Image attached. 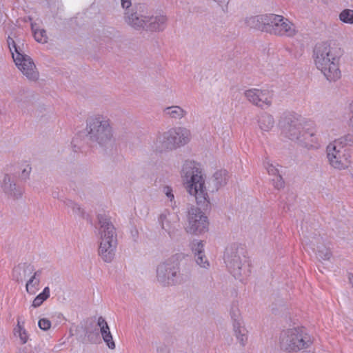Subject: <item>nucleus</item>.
<instances>
[{"label":"nucleus","instance_id":"37","mask_svg":"<svg viewBox=\"0 0 353 353\" xmlns=\"http://www.w3.org/2000/svg\"><path fill=\"white\" fill-rule=\"evenodd\" d=\"M334 142H339L340 145H344L346 148H347V146L353 145V135H345L337 140H335Z\"/></svg>","mask_w":353,"mask_h":353},{"label":"nucleus","instance_id":"7","mask_svg":"<svg viewBox=\"0 0 353 353\" xmlns=\"http://www.w3.org/2000/svg\"><path fill=\"white\" fill-rule=\"evenodd\" d=\"M223 259L227 268L236 279L242 281L250 274V265L245 255L244 247L239 243L229 245Z\"/></svg>","mask_w":353,"mask_h":353},{"label":"nucleus","instance_id":"38","mask_svg":"<svg viewBox=\"0 0 353 353\" xmlns=\"http://www.w3.org/2000/svg\"><path fill=\"white\" fill-rule=\"evenodd\" d=\"M51 325V321L47 318H41L38 321L39 327L43 331L49 330Z\"/></svg>","mask_w":353,"mask_h":353},{"label":"nucleus","instance_id":"15","mask_svg":"<svg viewBox=\"0 0 353 353\" xmlns=\"http://www.w3.org/2000/svg\"><path fill=\"white\" fill-rule=\"evenodd\" d=\"M244 96L252 104L264 109L272 105L274 94L267 88H252L245 90Z\"/></svg>","mask_w":353,"mask_h":353},{"label":"nucleus","instance_id":"46","mask_svg":"<svg viewBox=\"0 0 353 353\" xmlns=\"http://www.w3.org/2000/svg\"><path fill=\"white\" fill-rule=\"evenodd\" d=\"M43 353H46L45 352H43Z\"/></svg>","mask_w":353,"mask_h":353},{"label":"nucleus","instance_id":"3","mask_svg":"<svg viewBox=\"0 0 353 353\" xmlns=\"http://www.w3.org/2000/svg\"><path fill=\"white\" fill-rule=\"evenodd\" d=\"M181 177L187 192L195 198L196 203L208 206L210 201L205 178L194 162H185L181 170Z\"/></svg>","mask_w":353,"mask_h":353},{"label":"nucleus","instance_id":"14","mask_svg":"<svg viewBox=\"0 0 353 353\" xmlns=\"http://www.w3.org/2000/svg\"><path fill=\"white\" fill-rule=\"evenodd\" d=\"M208 226V218L200 208L192 205L188 209L187 223L185 226L187 233L199 235L205 232Z\"/></svg>","mask_w":353,"mask_h":353},{"label":"nucleus","instance_id":"13","mask_svg":"<svg viewBox=\"0 0 353 353\" xmlns=\"http://www.w3.org/2000/svg\"><path fill=\"white\" fill-rule=\"evenodd\" d=\"M281 134L286 138L299 143L305 128L301 119L291 114H284L279 119Z\"/></svg>","mask_w":353,"mask_h":353},{"label":"nucleus","instance_id":"2","mask_svg":"<svg viewBox=\"0 0 353 353\" xmlns=\"http://www.w3.org/2000/svg\"><path fill=\"white\" fill-rule=\"evenodd\" d=\"M95 232L99 240V254L106 263H110L114 258L117 247L116 228L105 214L97 215Z\"/></svg>","mask_w":353,"mask_h":353},{"label":"nucleus","instance_id":"18","mask_svg":"<svg viewBox=\"0 0 353 353\" xmlns=\"http://www.w3.org/2000/svg\"><path fill=\"white\" fill-rule=\"evenodd\" d=\"M298 143L309 149H318L321 147L319 136L312 129H305Z\"/></svg>","mask_w":353,"mask_h":353},{"label":"nucleus","instance_id":"19","mask_svg":"<svg viewBox=\"0 0 353 353\" xmlns=\"http://www.w3.org/2000/svg\"><path fill=\"white\" fill-rule=\"evenodd\" d=\"M97 325L99 327L100 334L106 345L111 350H114L116 347L113 340L110 327L104 318L100 316L97 320Z\"/></svg>","mask_w":353,"mask_h":353},{"label":"nucleus","instance_id":"6","mask_svg":"<svg viewBox=\"0 0 353 353\" xmlns=\"http://www.w3.org/2000/svg\"><path fill=\"white\" fill-rule=\"evenodd\" d=\"M85 132L88 139L100 147L110 145L114 141L110 119L102 114H96L87 119Z\"/></svg>","mask_w":353,"mask_h":353},{"label":"nucleus","instance_id":"27","mask_svg":"<svg viewBox=\"0 0 353 353\" xmlns=\"http://www.w3.org/2000/svg\"><path fill=\"white\" fill-rule=\"evenodd\" d=\"M210 180L214 185L212 191L217 190L220 187L226 184L228 181V173L226 170L217 171L214 174Z\"/></svg>","mask_w":353,"mask_h":353},{"label":"nucleus","instance_id":"29","mask_svg":"<svg viewBox=\"0 0 353 353\" xmlns=\"http://www.w3.org/2000/svg\"><path fill=\"white\" fill-rule=\"evenodd\" d=\"M50 288L49 287H46L42 292L39 294L33 300L32 303V307L36 308L42 305V303L47 300L50 296Z\"/></svg>","mask_w":353,"mask_h":353},{"label":"nucleus","instance_id":"16","mask_svg":"<svg viewBox=\"0 0 353 353\" xmlns=\"http://www.w3.org/2000/svg\"><path fill=\"white\" fill-rule=\"evenodd\" d=\"M159 223L162 230L170 236L174 234L180 227V218L176 212H172L168 210H163L159 216Z\"/></svg>","mask_w":353,"mask_h":353},{"label":"nucleus","instance_id":"12","mask_svg":"<svg viewBox=\"0 0 353 353\" xmlns=\"http://www.w3.org/2000/svg\"><path fill=\"white\" fill-rule=\"evenodd\" d=\"M329 164L334 169L343 170L351 165V155L349 150L339 142L330 143L326 148Z\"/></svg>","mask_w":353,"mask_h":353},{"label":"nucleus","instance_id":"26","mask_svg":"<svg viewBox=\"0 0 353 353\" xmlns=\"http://www.w3.org/2000/svg\"><path fill=\"white\" fill-rule=\"evenodd\" d=\"M41 271L34 272L28 280L26 285V292L30 294H34L38 290L40 283Z\"/></svg>","mask_w":353,"mask_h":353},{"label":"nucleus","instance_id":"45","mask_svg":"<svg viewBox=\"0 0 353 353\" xmlns=\"http://www.w3.org/2000/svg\"><path fill=\"white\" fill-rule=\"evenodd\" d=\"M304 353H314V352H310V351H307V352H305Z\"/></svg>","mask_w":353,"mask_h":353},{"label":"nucleus","instance_id":"34","mask_svg":"<svg viewBox=\"0 0 353 353\" xmlns=\"http://www.w3.org/2000/svg\"><path fill=\"white\" fill-rule=\"evenodd\" d=\"M263 166L270 175L275 176L279 174L277 168L270 161V159H265L263 162Z\"/></svg>","mask_w":353,"mask_h":353},{"label":"nucleus","instance_id":"11","mask_svg":"<svg viewBox=\"0 0 353 353\" xmlns=\"http://www.w3.org/2000/svg\"><path fill=\"white\" fill-rule=\"evenodd\" d=\"M280 343L283 350L296 352L307 347L312 343V340L304 328H293L282 333Z\"/></svg>","mask_w":353,"mask_h":353},{"label":"nucleus","instance_id":"10","mask_svg":"<svg viewBox=\"0 0 353 353\" xmlns=\"http://www.w3.org/2000/svg\"><path fill=\"white\" fill-rule=\"evenodd\" d=\"M157 279L163 285H174L185 282L188 276L179 271L177 258L173 256L157 266Z\"/></svg>","mask_w":353,"mask_h":353},{"label":"nucleus","instance_id":"23","mask_svg":"<svg viewBox=\"0 0 353 353\" xmlns=\"http://www.w3.org/2000/svg\"><path fill=\"white\" fill-rule=\"evenodd\" d=\"M257 123L259 128L263 132H268L274 128L275 121L272 114L263 112L258 117Z\"/></svg>","mask_w":353,"mask_h":353},{"label":"nucleus","instance_id":"40","mask_svg":"<svg viewBox=\"0 0 353 353\" xmlns=\"http://www.w3.org/2000/svg\"><path fill=\"white\" fill-rule=\"evenodd\" d=\"M32 171V168L29 164L25 165L21 172V177L22 179H27Z\"/></svg>","mask_w":353,"mask_h":353},{"label":"nucleus","instance_id":"17","mask_svg":"<svg viewBox=\"0 0 353 353\" xmlns=\"http://www.w3.org/2000/svg\"><path fill=\"white\" fill-rule=\"evenodd\" d=\"M0 188L8 196L14 199H20L23 193V188L16 183L15 177L8 174H5L0 181Z\"/></svg>","mask_w":353,"mask_h":353},{"label":"nucleus","instance_id":"31","mask_svg":"<svg viewBox=\"0 0 353 353\" xmlns=\"http://www.w3.org/2000/svg\"><path fill=\"white\" fill-rule=\"evenodd\" d=\"M339 18L344 23L353 24V10L344 9L340 12Z\"/></svg>","mask_w":353,"mask_h":353},{"label":"nucleus","instance_id":"43","mask_svg":"<svg viewBox=\"0 0 353 353\" xmlns=\"http://www.w3.org/2000/svg\"><path fill=\"white\" fill-rule=\"evenodd\" d=\"M61 344H58V345H56L53 349H52V352H54V353H57L59 352L60 350H61Z\"/></svg>","mask_w":353,"mask_h":353},{"label":"nucleus","instance_id":"28","mask_svg":"<svg viewBox=\"0 0 353 353\" xmlns=\"http://www.w3.org/2000/svg\"><path fill=\"white\" fill-rule=\"evenodd\" d=\"M32 30L35 40L41 43H45L48 41L47 34L45 30L39 28L36 24L32 23Z\"/></svg>","mask_w":353,"mask_h":353},{"label":"nucleus","instance_id":"9","mask_svg":"<svg viewBox=\"0 0 353 353\" xmlns=\"http://www.w3.org/2000/svg\"><path fill=\"white\" fill-rule=\"evenodd\" d=\"M190 131L182 127L171 128L158 134L153 141L152 148L157 152L173 150L188 143L190 141Z\"/></svg>","mask_w":353,"mask_h":353},{"label":"nucleus","instance_id":"22","mask_svg":"<svg viewBox=\"0 0 353 353\" xmlns=\"http://www.w3.org/2000/svg\"><path fill=\"white\" fill-rule=\"evenodd\" d=\"M13 334L21 345L27 343L30 340V334L25 327V321L20 318L17 319V324L13 329Z\"/></svg>","mask_w":353,"mask_h":353},{"label":"nucleus","instance_id":"33","mask_svg":"<svg viewBox=\"0 0 353 353\" xmlns=\"http://www.w3.org/2000/svg\"><path fill=\"white\" fill-rule=\"evenodd\" d=\"M191 248L195 256L204 254V245L202 241L194 240L191 243Z\"/></svg>","mask_w":353,"mask_h":353},{"label":"nucleus","instance_id":"20","mask_svg":"<svg viewBox=\"0 0 353 353\" xmlns=\"http://www.w3.org/2000/svg\"><path fill=\"white\" fill-rule=\"evenodd\" d=\"M321 238L314 239L310 243V248L316 252L317 256L324 261L330 260L332 256L330 250L321 241Z\"/></svg>","mask_w":353,"mask_h":353},{"label":"nucleus","instance_id":"25","mask_svg":"<svg viewBox=\"0 0 353 353\" xmlns=\"http://www.w3.org/2000/svg\"><path fill=\"white\" fill-rule=\"evenodd\" d=\"M163 112L167 117L172 119H181L187 114L186 110L179 105L166 107L163 109Z\"/></svg>","mask_w":353,"mask_h":353},{"label":"nucleus","instance_id":"8","mask_svg":"<svg viewBox=\"0 0 353 353\" xmlns=\"http://www.w3.org/2000/svg\"><path fill=\"white\" fill-rule=\"evenodd\" d=\"M8 44L17 68L28 79L37 80L39 72L31 57L24 53L23 41L8 37Z\"/></svg>","mask_w":353,"mask_h":353},{"label":"nucleus","instance_id":"42","mask_svg":"<svg viewBox=\"0 0 353 353\" xmlns=\"http://www.w3.org/2000/svg\"><path fill=\"white\" fill-rule=\"evenodd\" d=\"M21 353H41V349L39 346H37L33 350H24Z\"/></svg>","mask_w":353,"mask_h":353},{"label":"nucleus","instance_id":"21","mask_svg":"<svg viewBox=\"0 0 353 353\" xmlns=\"http://www.w3.org/2000/svg\"><path fill=\"white\" fill-rule=\"evenodd\" d=\"M34 272L33 265L28 263H20L16 266L12 272V276L18 282L23 281Z\"/></svg>","mask_w":353,"mask_h":353},{"label":"nucleus","instance_id":"41","mask_svg":"<svg viewBox=\"0 0 353 353\" xmlns=\"http://www.w3.org/2000/svg\"><path fill=\"white\" fill-rule=\"evenodd\" d=\"M121 6L125 11L130 10L132 8L131 0H121Z\"/></svg>","mask_w":353,"mask_h":353},{"label":"nucleus","instance_id":"5","mask_svg":"<svg viewBox=\"0 0 353 353\" xmlns=\"http://www.w3.org/2000/svg\"><path fill=\"white\" fill-rule=\"evenodd\" d=\"M314 64L329 81H336L341 77L339 57L335 48L327 43L316 46L313 54Z\"/></svg>","mask_w":353,"mask_h":353},{"label":"nucleus","instance_id":"39","mask_svg":"<svg viewBox=\"0 0 353 353\" xmlns=\"http://www.w3.org/2000/svg\"><path fill=\"white\" fill-rule=\"evenodd\" d=\"M272 182H273L274 186L276 189H281L283 187L284 182H283V180L280 174L275 176L274 178L272 179Z\"/></svg>","mask_w":353,"mask_h":353},{"label":"nucleus","instance_id":"1","mask_svg":"<svg viewBox=\"0 0 353 353\" xmlns=\"http://www.w3.org/2000/svg\"><path fill=\"white\" fill-rule=\"evenodd\" d=\"M248 23L253 28L281 37H292L298 32L296 26L288 19L275 14L252 17Z\"/></svg>","mask_w":353,"mask_h":353},{"label":"nucleus","instance_id":"35","mask_svg":"<svg viewBox=\"0 0 353 353\" xmlns=\"http://www.w3.org/2000/svg\"><path fill=\"white\" fill-rule=\"evenodd\" d=\"M195 261L196 264L201 268L208 269L210 267V263L205 255L203 254L202 255H197L194 256Z\"/></svg>","mask_w":353,"mask_h":353},{"label":"nucleus","instance_id":"36","mask_svg":"<svg viewBox=\"0 0 353 353\" xmlns=\"http://www.w3.org/2000/svg\"><path fill=\"white\" fill-rule=\"evenodd\" d=\"M65 204L69 210H72L74 214L77 215H81L83 214V210H81V207L72 201L67 200L65 201Z\"/></svg>","mask_w":353,"mask_h":353},{"label":"nucleus","instance_id":"30","mask_svg":"<svg viewBox=\"0 0 353 353\" xmlns=\"http://www.w3.org/2000/svg\"><path fill=\"white\" fill-rule=\"evenodd\" d=\"M230 314L233 321V323H243L238 304L233 303L232 305Z\"/></svg>","mask_w":353,"mask_h":353},{"label":"nucleus","instance_id":"4","mask_svg":"<svg viewBox=\"0 0 353 353\" xmlns=\"http://www.w3.org/2000/svg\"><path fill=\"white\" fill-rule=\"evenodd\" d=\"M124 21L127 25L138 31L161 32L166 26L167 18L165 15L153 16L141 7H132L124 12Z\"/></svg>","mask_w":353,"mask_h":353},{"label":"nucleus","instance_id":"32","mask_svg":"<svg viewBox=\"0 0 353 353\" xmlns=\"http://www.w3.org/2000/svg\"><path fill=\"white\" fill-rule=\"evenodd\" d=\"M163 192L165 195L168 201H169L170 206L174 209L176 207V201L174 199V194L173 190L170 186H164L163 188Z\"/></svg>","mask_w":353,"mask_h":353},{"label":"nucleus","instance_id":"44","mask_svg":"<svg viewBox=\"0 0 353 353\" xmlns=\"http://www.w3.org/2000/svg\"><path fill=\"white\" fill-rule=\"evenodd\" d=\"M348 280L351 285L353 287V274H348Z\"/></svg>","mask_w":353,"mask_h":353},{"label":"nucleus","instance_id":"24","mask_svg":"<svg viewBox=\"0 0 353 353\" xmlns=\"http://www.w3.org/2000/svg\"><path fill=\"white\" fill-rule=\"evenodd\" d=\"M233 331L236 341L241 346H245L248 341V330L244 323H233Z\"/></svg>","mask_w":353,"mask_h":353}]
</instances>
